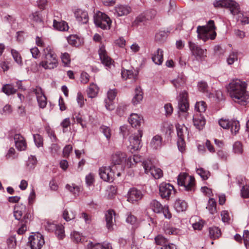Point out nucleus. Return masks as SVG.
<instances>
[{"label":"nucleus","instance_id":"nucleus-32","mask_svg":"<svg viewBox=\"0 0 249 249\" xmlns=\"http://www.w3.org/2000/svg\"><path fill=\"white\" fill-rule=\"evenodd\" d=\"M53 27L57 30L61 31L68 30L69 27L66 22L64 21H57L53 19Z\"/></svg>","mask_w":249,"mask_h":249},{"label":"nucleus","instance_id":"nucleus-14","mask_svg":"<svg viewBox=\"0 0 249 249\" xmlns=\"http://www.w3.org/2000/svg\"><path fill=\"white\" fill-rule=\"evenodd\" d=\"M160 196L162 198L169 199L171 195L174 193L175 191L172 185L170 183L162 182L159 186Z\"/></svg>","mask_w":249,"mask_h":249},{"label":"nucleus","instance_id":"nucleus-52","mask_svg":"<svg viewBox=\"0 0 249 249\" xmlns=\"http://www.w3.org/2000/svg\"><path fill=\"white\" fill-rule=\"evenodd\" d=\"M71 235L72 240L76 243L82 242V240H83V238L78 232L74 231Z\"/></svg>","mask_w":249,"mask_h":249},{"label":"nucleus","instance_id":"nucleus-51","mask_svg":"<svg viewBox=\"0 0 249 249\" xmlns=\"http://www.w3.org/2000/svg\"><path fill=\"white\" fill-rule=\"evenodd\" d=\"M34 140L37 147H39L43 145V138L39 134H34Z\"/></svg>","mask_w":249,"mask_h":249},{"label":"nucleus","instance_id":"nucleus-5","mask_svg":"<svg viewBox=\"0 0 249 249\" xmlns=\"http://www.w3.org/2000/svg\"><path fill=\"white\" fill-rule=\"evenodd\" d=\"M94 22L97 27L107 30L110 29L112 22L106 14L98 11L94 16Z\"/></svg>","mask_w":249,"mask_h":249},{"label":"nucleus","instance_id":"nucleus-25","mask_svg":"<svg viewBox=\"0 0 249 249\" xmlns=\"http://www.w3.org/2000/svg\"><path fill=\"white\" fill-rule=\"evenodd\" d=\"M138 73V71L137 70H122V76L124 79H130L133 81H135Z\"/></svg>","mask_w":249,"mask_h":249},{"label":"nucleus","instance_id":"nucleus-48","mask_svg":"<svg viewBox=\"0 0 249 249\" xmlns=\"http://www.w3.org/2000/svg\"><path fill=\"white\" fill-rule=\"evenodd\" d=\"M155 241L157 245L162 246L167 245V239L162 235H159L155 238Z\"/></svg>","mask_w":249,"mask_h":249},{"label":"nucleus","instance_id":"nucleus-50","mask_svg":"<svg viewBox=\"0 0 249 249\" xmlns=\"http://www.w3.org/2000/svg\"><path fill=\"white\" fill-rule=\"evenodd\" d=\"M36 163V159L35 156H31L28 159L27 162V166L30 169H32L34 168Z\"/></svg>","mask_w":249,"mask_h":249},{"label":"nucleus","instance_id":"nucleus-53","mask_svg":"<svg viewBox=\"0 0 249 249\" xmlns=\"http://www.w3.org/2000/svg\"><path fill=\"white\" fill-rule=\"evenodd\" d=\"M241 196L243 198H249V186L244 185L241 190Z\"/></svg>","mask_w":249,"mask_h":249},{"label":"nucleus","instance_id":"nucleus-9","mask_svg":"<svg viewBox=\"0 0 249 249\" xmlns=\"http://www.w3.org/2000/svg\"><path fill=\"white\" fill-rule=\"evenodd\" d=\"M44 242V238L40 233L34 234L29 237L26 249H41Z\"/></svg>","mask_w":249,"mask_h":249},{"label":"nucleus","instance_id":"nucleus-8","mask_svg":"<svg viewBox=\"0 0 249 249\" xmlns=\"http://www.w3.org/2000/svg\"><path fill=\"white\" fill-rule=\"evenodd\" d=\"M195 178L185 173L180 174L178 178V183L180 186H183L187 191H193L195 186Z\"/></svg>","mask_w":249,"mask_h":249},{"label":"nucleus","instance_id":"nucleus-45","mask_svg":"<svg viewBox=\"0 0 249 249\" xmlns=\"http://www.w3.org/2000/svg\"><path fill=\"white\" fill-rule=\"evenodd\" d=\"M233 150L234 153L240 154L243 151V146L240 142L237 141L233 144Z\"/></svg>","mask_w":249,"mask_h":249},{"label":"nucleus","instance_id":"nucleus-44","mask_svg":"<svg viewBox=\"0 0 249 249\" xmlns=\"http://www.w3.org/2000/svg\"><path fill=\"white\" fill-rule=\"evenodd\" d=\"M195 109L197 112L196 113H201L204 112L206 109V104L203 101L197 102L195 105Z\"/></svg>","mask_w":249,"mask_h":249},{"label":"nucleus","instance_id":"nucleus-35","mask_svg":"<svg viewBox=\"0 0 249 249\" xmlns=\"http://www.w3.org/2000/svg\"><path fill=\"white\" fill-rule=\"evenodd\" d=\"M2 91L7 95H10L16 93L17 89L12 85L6 84L3 86Z\"/></svg>","mask_w":249,"mask_h":249},{"label":"nucleus","instance_id":"nucleus-38","mask_svg":"<svg viewBox=\"0 0 249 249\" xmlns=\"http://www.w3.org/2000/svg\"><path fill=\"white\" fill-rule=\"evenodd\" d=\"M66 188L68 189L70 192L72 193L75 196L79 195V193L81 191L80 187L72 184L71 185L70 184H67L66 185Z\"/></svg>","mask_w":249,"mask_h":249},{"label":"nucleus","instance_id":"nucleus-55","mask_svg":"<svg viewBox=\"0 0 249 249\" xmlns=\"http://www.w3.org/2000/svg\"><path fill=\"white\" fill-rule=\"evenodd\" d=\"M147 20L151 19L155 17L157 14V11L155 9H150L145 13Z\"/></svg>","mask_w":249,"mask_h":249},{"label":"nucleus","instance_id":"nucleus-18","mask_svg":"<svg viewBox=\"0 0 249 249\" xmlns=\"http://www.w3.org/2000/svg\"><path fill=\"white\" fill-rule=\"evenodd\" d=\"M178 108L180 111L185 112L189 108V104L187 101V93L184 91L179 94L178 99Z\"/></svg>","mask_w":249,"mask_h":249},{"label":"nucleus","instance_id":"nucleus-27","mask_svg":"<svg viewBox=\"0 0 249 249\" xmlns=\"http://www.w3.org/2000/svg\"><path fill=\"white\" fill-rule=\"evenodd\" d=\"M162 145V138L160 135L155 136L151 140L150 146L153 150L160 148Z\"/></svg>","mask_w":249,"mask_h":249},{"label":"nucleus","instance_id":"nucleus-42","mask_svg":"<svg viewBox=\"0 0 249 249\" xmlns=\"http://www.w3.org/2000/svg\"><path fill=\"white\" fill-rule=\"evenodd\" d=\"M54 231L56 236L59 239H62L65 236L64 227L62 225H58Z\"/></svg>","mask_w":249,"mask_h":249},{"label":"nucleus","instance_id":"nucleus-12","mask_svg":"<svg viewBox=\"0 0 249 249\" xmlns=\"http://www.w3.org/2000/svg\"><path fill=\"white\" fill-rule=\"evenodd\" d=\"M142 166L146 174L150 173L156 179H159L162 176V171L160 168L154 166L150 160H145L142 162Z\"/></svg>","mask_w":249,"mask_h":249},{"label":"nucleus","instance_id":"nucleus-43","mask_svg":"<svg viewBox=\"0 0 249 249\" xmlns=\"http://www.w3.org/2000/svg\"><path fill=\"white\" fill-rule=\"evenodd\" d=\"M73 119L76 120V122L80 124L83 128L86 127V118L84 117L80 113L73 116Z\"/></svg>","mask_w":249,"mask_h":249},{"label":"nucleus","instance_id":"nucleus-10","mask_svg":"<svg viewBox=\"0 0 249 249\" xmlns=\"http://www.w3.org/2000/svg\"><path fill=\"white\" fill-rule=\"evenodd\" d=\"M176 127L178 137L177 141L178 148L180 151L182 152L185 150L184 135L188 133V129L183 124H177Z\"/></svg>","mask_w":249,"mask_h":249},{"label":"nucleus","instance_id":"nucleus-6","mask_svg":"<svg viewBox=\"0 0 249 249\" xmlns=\"http://www.w3.org/2000/svg\"><path fill=\"white\" fill-rule=\"evenodd\" d=\"M115 166L102 167L99 169V175L104 181L111 182L117 177Z\"/></svg>","mask_w":249,"mask_h":249},{"label":"nucleus","instance_id":"nucleus-4","mask_svg":"<svg viewBox=\"0 0 249 249\" xmlns=\"http://www.w3.org/2000/svg\"><path fill=\"white\" fill-rule=\"evenodd\" d=\"M215 29L216 27L214 25V21L210 20L208 21L207 25L198 26L197 27V37L199 39H202L204 42L209 39L213 40L216 36V33L215 31Z\"/></svg>","mask_w":249,"mask_h":249},{"label":"nucleus","instance_id":"nucleus-20","mask_svg":"<svg viewBox=\"0 0 249 249\" xmlns=\"http://www.w3.org/2000/svg\"><path fill=\"white\" fill-rule=\"evenodd\" d=\"M76 20L82 24H86L89 21V16L86 11L78 9L74 13Z\"/></svg>","mask_w":249,"mask_h":249},{"label":"nucleus","instance_id":"nucleus-2","mask_svg":"<svg viewBox=\"0 0 249 249\" xmlns=\"http://www.w3.org/2000/svg\"><path fill=\"white\" fill-rule=\"evenodd\" d=\"M215 7L227 8L233 15H238L237 20L244 24L249 23V17L240 11L239 5L233 0H219L213 3Z\"/></svg>","mask_w":249,"mask_h":249},{"label":"nucleus","instance_id":"nucleus-30","mask_svg":"<svg viewBox=\"0 0 249 249\" xmlns=\"http://www.w3.org/2000/svg\"><path fill=\"white\" fill-rule=\"evenodd\" d=\"M187 207L188 205L187 202L184 200L180 199H177L174 204V207L178 212L185 211L187 209Z\"/></svg>","mask_w":249,"mask_h":249},{"label":"nucleus","instance_id":"nucleus-60","mask_svg":"<svg viewBox=\"0 0 249 249\" xmlns=\"http://www.w3.org/2000/svg\"><path fill=\"white\" fill-rule=\"evenodd\" d=\"M102 244L90 242L87 245L88 249H102Z\"/></svg>","mask_w":249,"mask_h":249},{"label":"nucleus","instance_id":"nucleus-54","mask_svg":"<svg viewBox=\"0 0 249 249\" xmlns=\"http://www.w3.org/2000/svg\"><path fill=\"white\" fill-rule=\"evenodd\" d=\"M231 122L227 120L220 119L219 121V125L224 129H228L230 127Z\"/></svg>","mask_w":249,"mask_h":249},{"label":"nucleus","instance_id":"nucleus-47","mask_svg":"<svg viewBox=\"0 0 249 249\" xmlns=\"http://www.w3.org/2000/svg\"><path fill=\"white\" fill-rule=\"evenodd\" d=\"M230 127L232 133L236 134L238 132L240 128L239 122L238 121H231Z\"/></svg>","mask_w":249,"mask_h":249},{"label":"nucleus","instance_id":"nucleus-26","mask_svg":"<svg viewBox=\"0 0 249 249\" xmlns=\"http://www.w3.org/2000/svg\"><path fill=\"white\" fill-rule=\"evenodd\" d=\"M115 12L117 14L118 16H124L128 14L131 9L130 7L127 5H119L115 7Z\"/></svg>","mask_w":249,"mask_h":249},{"label":"nucleus","instance_id":"nucleus-1","mask_svg":"<svg viewBox=\"0 0 249 249\" xmlns=\"http://www.w3.org/2000/svg\"><path fill=\"white\" fill-rule=\"evenodd\" d=\"M247 86L245 82L239 79L233 80L229 84L227 91L233 101L241 105H246L249 97Z\"/></svg>","mask_w":249,"mask_h":249},{"label":"nucleus","instance_id":"nucleus-58","mask_svg":"<svg viewBox=\"0 0 249 249\" xmlns=\"http://www.w3.org/2000/svg\"><path fill=\"white\" fill-rule=\"evenodd\" d=\"M198 89L200 91L205 92L207 91L208 85L205 82H200L198 84Z\"/></svg>","mask_w":249,"mask_h":249},{"label":"nucleus","instance_id":"nucleus-15","mask_svg":"<svg viewBox=\"0 0 249 249\" xmlns=\"http://www.w3.org/2000/svg\"><path fill=\"white\" fill-rule=\"evenodd\" d=\"M33 91L36 95L39 107L42 108L45 107L47 103V98L42 91V89L39 87H36L33 89Z\"/></svg>","mask_w":249,"mask_h":249},{"label":"nucleus","instance_id":"nucleus-39","mask_svg":"<svg viewBox=\"0 0 249 249\" xmlns=\"http://www.w3.org/2000/svg\"><path fill=\"white\" fill-rule=\"evenodd\" d=\"M63 216L66 221H69L75 218V213L71 210L69 211L67 210H65L63 213Z\"/></svg>","mask_w":249,"mask_h":249},{"label":"nucleus","instance_id":"nucleus-37","mask_svg":"<svg viewBox=\"0 0 249 249\" xmlns=\"http://www.w3.org/2000/svg\"><path fill=\"white\" fill-rule=\"evenodd\" d=\"M209 235L211 238H217L221 235V231L216 227H213L209 228Z\"/></svg>","mask_w":249,"mask_h":249},{"label":"nucleus","instance_id":"nucleus-41","mask_svg":"<svg viewBox=\"0 0 249 249\" xmlns=\"http://www.w3.org/2000/svg\"><path fill=\"white\" fill-rule=\"evenodd\" d=\"M197 174L199 175L203 180L207 179L210 176V172L202 168L196 170Z\"/></svg>","mask_w":249,"mask_h":249},{"label":"nucleus","instance_id":"nucleus-40","mask_svg":"<svg viewBox=\"0 0 249 249\" xmlns=\"http://www.w3.org/2000/svg\"><path fill=\"white\" fill-rule=\"evenodd\" d=\"M164 231L166 234L177 235L179 234L180 232L179 229L174 228L172 226H165L164 228Z\"/></svg>","mask_w":249,"mask_h":249},{"label":"nucleus","instance_id":"nucleus-11","mask_svg":"<svg viewBox=\"0 0 249 249\" xmlns=\"http://www.w3.org/2000/svg\"><path fill=\"white\" fill-rule=\"evenodd\" d=\"M142 134V131L139 129L137 133L130 136L129 139L130 144L128 146V148L132 153L139 150L141 146V138Z\"/></svg>","mask_w":249,"mask_h":249},{"label":"nucleus","instance_id":"nucleus-28","mask_svg":"<svg viewBox=\"0 0 249 249\" xmlns=\"http://www.w3.org/2000/svg\"><path fill=\"white\" fill-rule=\"evenodd\" d=\"M163 51L158 49L152 57V61L157 65H160L163 62Z\"/></svg>","mask_w":249,"mask_h":249},{"label":"nucleus","instance_id":"nucleus-19","mask_svg":"<svg viewBox=\"0 0 249 249\" xmlns=\"http://www.w3.org/2000/svg\"><path fill=\"white\" fill-rule=\"evenodd\" d=\"M193 120L194 125L196 128L199 130L203 129L206 124V120L201 113L195 114Z\"/></svg>","mask_w":249,"mask_h":249},{"label":"nucleus","instance_id":"nucleus-61","mask_svg":"<svg viewBox=\"0 0 249 249\" xmlns=\"http://www.w3.org/2000/svg\"><path fill=\"white\" fill-rule=\"evenodd\" d=\"M243 239L244 240V244L246 248L249 246V231H245L243 235Z\"/></svg>","mask_w":249,"mask_h":249},{"label":"nucleus","instance_id":"nucleus-17","mask_svg":"<svg viewBox=\"0 0 249 249\" xmlns=\"http://www.w3.org/2000/svg\"><path fill=\"white\" fill-rule=\"evenodd\" d=\"M143 196L142 192L135 188L130 189L127 194V200L131 203L139 201Z\"/></svg>","mask_w":249,"mask_h":249},{"label":"nucleus","instance_id":"nucleus-36","mask_svg":"<svg viewBox=\"0 0 249 249\" xmlns=\"http://www.w3.org/2000/svg\"><path fill=\"white\" fill-rule=\"evenodd\" d=\"M211 214H214L216 212V202L213 198H210L208 206L206 207Z\"/></svg>","mask_w":249,"mask_h":249},{"label":"nucleus","instance_id":"nucleus-56","mask_svg":"<svg viewBox=\"0 0 249 249\" xmlns=\"http://www.w3.org/2000/svg\"><path fill=\"white\" fill-rule=\"evenodd\" d=\"M117 91L115 89H110L107 92V99L109 101H113L116 96Z\"/></svg>","mask_w":249,"mask_h":249},{"label":"nucleus","instance_id":"nucleus-7","mask_svg":"<svg viewBox=\"0 0 249 249\" xmlns=\"http://www.w3.org/2000/svg\"><path fill=\"white\" fill-rule=\"evenodd\" d=\"M126 158V154L121 151H117L112 155V161L110 165L115 166L117 167L116 169L117 177L121 176V171L123 170L122 163L125 160Z\"/></svg>","mask_w":249,"mask_h":249},{"label":"nucleus","instance_id":"nucleus-24","mask_svg":"<svg viewBox=\"0 0 249 249\" xmlns=\"http://www.w3.org/2000/svg\"><path fill=\"white\" fill-rule=\"evenodd\" d=\"M186 80L185 75L183 74H179L177 78L172 81V83L176 89H181L184 86Z\"/></svg>","mask_w":249,"mask_h":249},{"label":"nucleus","instance_id":"nucleus-29","mask_svg":"<svg viewBox=\"0 0 249 249\" xmlns=\"http://www.w3.org/2000/svg\"><path fill=\"white\" fill-rule=\"evenodd\" d=\"M143 99V93L140 87H137L135 90V95L132 100V103L135 105L141 103Z\"/></svg>","mask_w":249,"mask_h":249},{"label":"nucleus","instance_id":"nucleus-31","mask_svg":"<svg viewBox=\"0 0 249 249\" xmlns=\"http://www.w3.org/2000/svg\"><path fill=\"white\" fill-rule=\"evenodd\" d=\"M150 207L151 209L156 213H160L163 210V206L158 201L154 199L152 200L150 203Z\"/></svg>","mask_w":249,"mask_h":249},{"label":"nucleus","instance_id":"nucleus-63","mask_svg":"<svg viewBox=\"0 0 249 249\" xmlns=\"http://www.w3.org/2000/svg\"><path fill=\"white\" fill-rule=\"evenodd\" d=\"M51 152L52 154H56L60 149V147L56 143H53L51 145L50 148Z\"/></svg>","mask_w":249,"mask_h":249},{"label":"nucleus","instance_id":"nucleus-22","mask_svg":"<svg viewBox=\"0 0 249 249\" xmlns=\"http://www.w3.org/2000/svg\"><path fill=\"white\" fill-rule=\"evenodd\" d=\"M14 140L16 146L18 150H25L27 146L26 142L24 138L20 134H16L14 136Z\"/></svg>","mask_w":249,"mask_h":249},{"label":"nucleus","instance_id":"nucleus-57","mask_svg":"<svg viewBox=\"0 0 249 249\" xmlns=\"http://www.w3.org/2000/svg\"><path fill=\"white\" fill-rule=\"evenodd\" d=\"M100 129L106 138L109 139L110 137V130L109 128L106 126H102L101 127Z\"/></svg>","mask_w":249,"mask_h":249},{"label":"nucleus","instance_id":"nucleus-13","mask_svg":"<svg viewBox=\"0 0 249 249\" xmlns=\"http://www.w3.org/2000/svg\"><path fill=\"white\" fill-rule=\"evenodd\" d=\"M189 46L192 53L197 60H202L206 57V49L204 50L197 44L191 41L189 42Z\"/></svg>","mask_w":249,"mask_h":249},{"label":"nucleus","instance_id":"nucleus-23","mask_svg":"<svg viewBox=\"0 0 249 249\" xmlns=\"http://www.w3.org/2000/svg\"><path fill=\"white\" fill-rule=\"evenodd\" d=\"M114 215L115 213L114 211L111 210H108L106 213L107 227L109 230H112L113 229L114 221H115Z\"/></svg>","mask_w":249,"mask_h":249},{"label":"nucleus","instance_id":"nucleus-3","mask_svg":"<svg viewBox=\"0 0 249 249\" xmlns=\"http://www.w3.org/2000/svg\"><path fill=\"white\" fill-rule=\"evenodd\" d=\"M43 58V60L39 63V65L45 70H53L58 66L57 55L50 46L44 49Z\"/></svg>","mask_w":249,"mask_h":249},{"label":"nucleus","instance_id":"nucleus-34","mask_svg":"<svg viewBox=\"0 0 249 249\" xmlns=\"http://www.w3.org/2000/svg\"><path fill=\"white\" fill-rule=\"evenodd\" d=\"M168 36V32L165 31H160L155 35V40L159 43L164 41Z\"/></svg>","mask_w":249,"mask_h":249},{"label":"nucleus","instance_id":"nucleus-59","mask_svg":"<svg viewBox=\"0 0 249 249\" xmlns=\"http://www.w3.org/2000/svg\"><path fill=\"white\" fill-rule=\"evenodd\" d=\"M58 225L54 224L53 223H52L50 222H47L46 225H45L46 230L48 231L53 232L55 231V230L57 228Z\"/></svg>","mask_w":249,"mask_h":249},{"label":"nucleus","instance_id":"nucleus-16","mask_svg":"<svg viewBox=\"0 0 249 249\" xmlns=\"http://www.w3.org/2000/svg\"><path fill=\"white\" fill-rule=\"evenodd\" d=\"M100 60L106 67L110 68L114 61L108 56L104 46H101L98 51Z\"/></svg>","mask_w":249,"mask_h":249},{"label":"nucleus","instance_id":"nucleus-62","mask_svg":"<svg viewBox=\"0 0 249 249\" xmlns=\"http://www.w3.org/2000/svg\"><path fill=\"white\" fill-rule=\"evenodd\" d=\"M72 146L71 145H67L64 148L63 154L64 157L67 158L69 156L70 153L72 151Z\"/></svg>","mask_w":249,"mask_h":249},{"label":"nucleus","instance_id":"nucleus-46","mask_svg":"<svg viewBox=\"0 0 249 249\" xmlns=\"http://www.w3.org/2000/svg\"><path fill=\"white\" fill-rule=\"evenodd\" d=\"M61 59L64 66H69V65L71 63V58L69 53H62L61 55Z\"/></svg>","mask_w":249,"mask_h":249},{"label":"nucleus","instance_id":"nucleus-33","mask_svg":"<svg viewBox=\"0 0 249 249\" xmlns=\"http://www.w3.org/2000/svg\"><path fill=\"white\" fill-rule=\"evenodd\" d=\"M98 92V88L97 86L94 84H91L90 85L89 88L87 90V94L89 98L95 97Z\"/></svg>","mask_w":249,"mask_h":249},{"label":"nucleus","instance_id":"nucleus-21","mask_svg":"<svg viewBox=\"0 0 249 249\" xmlns=\"http://www.w3.org/2000/svg\"><path fill=\"white\" fill-rule=\"evenodd\" d=\"M128 121L133 127L140 126L143 122L142 117L136 113H132L128 118Z\"/></svg>","mask_w":249,"mask_h":249},{"label":"nucleus","instance_id":"nucleus-49","mask_svg":"<svg viewBox=\"0 0 249 249\" xmlns=\"http://www.w3.org/2000/svg\"><path fill=\"white\" fill-rule=\"evenodd\" d=\"M11 53L15 62L19 65H22V59L19 53L14 50H11Z\"/></svg>","mask_w":249,"mask_h":249},{"label":"nucleus","instance_id":"nucleus-64","mask_svg":"<svg viewBox=\"0 0 249 249\" xmlns=\"http://www.w3.org/2000/svg\"><path fill=\"white\" fill-rule=\"evenodd\" d=\"M68 43L73 46H76L77 44V38L74 36H70L67 39Z\"/></svg>","mask_w":249,"mask_h":249}]
</instances>
